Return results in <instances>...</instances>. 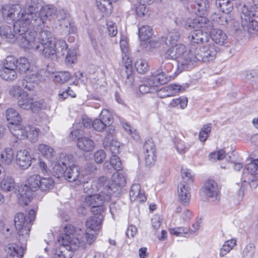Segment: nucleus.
I'll list each match as a JSON object with an SVG mask.
<instances>
[{
    "label": "nucleus",
    "instance_id": "1",
    "mask_svg": "<svg viewBox=\"0 0 258 258\" xmlns=\"http://www.w3.org/2000/svg\"><path fill=\"white\" fill-rule=\"evenodd\" d=\"M4 20L8 23L14 22L12 31L10 26L3 25L0 27V35L7 41L14 42L18 40L21 46L20 36L25 37L26 33H30L29 18L30 15L26 14V12L19 5H4L2 7Z\"/></svg>",
    "mask_w": 258,
    "mask_h": 258
},
{
    "label": "nucleus",
    "instance_id": "2",
    "mask_svg": "<svg viewBox=\"0 0 258 258\" xmlns=\"http://www.w3.org/2000/svg\"><path fill=\"white\" fill-rule=\"evenodd\" d=\"M37 32L30 31L26 33L25 37L20 36L21 47L24 49L33 50L39 52L44 57L53 59L56 58L55 50V37L48 30H42L37 38Z\"/></svg>",
    "mask_w": 258,
    "mask_h": 258
},
{
    "label": "nucleus",
    "instance_id": "3",
    "mask_svg": "<svg viewBox=\"0 0 258 258\" xmlns=\"http://www.w3.org/2000/svg\"><path fill=\"white\" fill-rule=\"evenodd\" d=\"M64 231V233L58 239L60 245L54 250V258H71L74 250L79 247L82 249L86 247L85 241H80L79 237H76L75 228L73 225H67Z\"/></svg>",
    "mask_w": 258,
    "mask_h": 258
},
{
    "label": "nucleus",
    "instance_id": "4",
    "mask_svg": "<svg viewBox=\"0 0 258 258\" xmlns=\"http://www.w3.org/2000/svg\"><path fill=\"white\" fill-rule=\"evenodd\" d=\"M35 211L30 210L27 217L23 213H17L14 219L15 227L17 231V239L22 243L26 242L29 237L32 222L35 220Z\"/></svg>",
    "mask_w": 258,
    "mask_h": 258
},
{
    "label": "nucleus",
    "instance_id": "5",
    "mask_svg": "<svg viewBox=\"0 0 258 258\" xmlns=\"http://www.w3.org/2000/svg\"><path fill=\"white\" fill-rule=\"evenodd\" d=\"M41 177L38 174H34L29 177L25 185L19 187L18 189V201L20 205H28L32 198V191L39 189Z\"/></svg>",
    "mask_w": 258,
    "mask_h": 258
},
{
    "label": "nucleus",
    "instance_id": "6",
    "mask_svg": "<svg viewBox=\"0 0 258 258\" xmlns=\"http://www.w3.org/2000/svg\"><path fill=\"white\" fill-rule=\"evenodd\" d=\"M177 51V66L176 74L191 69L195 66L194 49H188L183 44H176Z\"/></svg>",
    "mask_w": 258,
    "mask_h": 258
},
{
    "label": "nucleus",
    "instance_id": "7",
    "mask_svg": "<svg viewBox=\"0 0 258 258\" xmlns=\"http://www.w3.org/2000/svg\"><path fill=\"white\" fill-rule=\"evenodd\" d=\"M99 191L98 194H91L85 196L84 199V203L92 207L91 212L93 214L104 213L105 211L104 204L109 202L111 200L110 194L106 190L102 189Z\"/></svg>",
    "mask_w": 258,
    "mask_h": 258
},
{
    "label": "nucleus",
    "instance_id": "8",
    "mask_svg": "<svg viewBox=\"0 0 258 258\" xmlns=\"http://www.w3.org/2000/svg\"><path fill=\"white\" fill-rule=\"evenodd\" d=\"M56 10L52 6H46L41 8L38 15H35L34 16L31 14V17L29 18L30 29L33 30V29L37 28L38 30H42L44 27L45 21L48 19H50L56 13Z\"/></svg>",
    "mask_w": 258,
    "mask_h": 258
},
{
    "label": "nucleus",
    "instance_id": "9",
    "mask_svg": "<svg viewBox=\"0 0 258 258\" xmlns=\"http://www.w3.org/2000/svg\"><path fill=\"white\" fill-rule=\"evenodd\" d=\"M241 24L244 30L250 35H258V21L257 18L252 16L248 7L243 5L240 10Z\"/></svg>",
    "mask_w": 258,
    "mask_h": 258
},
{
    "label": "nucleus",
    "instance_id": "10",
    "mask_svg": "<svg viewBox=\"0 0 258 258\" xmlns=\"http://www.w3.org/2000/svg\"><path fill=\"white\" fill-rule=\"evenodd\" d=\"M218 51L217 48L212 42L204 44L201 47L194 48L195 64L200 61L208 62L214 60Z\"/></svg>",
    "mask_w": 258,
    "mask_h": 258
},
{
    "label": "nucleus",
    "instance_id": "11",
    "mask_svg": "<svg viewBox=\"0 0 258 258\" xmlns=\"http://www.w3.org/2000/svg\"><path fill=\"white\" fill-rule=\"evenodd\" d=\"M103 220V213H100L98 214H93V216L90 217L86 221V227L90 229L91 231L94 232L98 231L101 228V224ZM96 235L92 232L90 231L86 232L85 235L80 241L84 240L85 241L86 244L88 243L89 244H92L96 239Z\"/></svg>",
    "mask_w": 258,
    "mask_h": 258
},
{
    "label": "nucleus",
    "instance_id": "12",
    "mask_svg": "<svg viewBox=\"0 0 258 258\" xmlns=\"http://www.w3.org/2000/svg\"><path fill=\"white\" fill-rule=\"evenodd\" d=\"M79 183L83 184L84 191L89 194L105 189L107 186L106 177L104 176L94 180H92L90 177L85 179L84 177V181L79 182Z\"/></svg>",
    "mask_w": 258,
    "mask_h": 258
},
{
    "label": "nucleus",
    "instance_id": "13",
    "mask_svg": "<svg viewBox=\"0 0 258 258\" xmlns=\"http://www.w3.org/2000/svg\"><path fill=\"white\" fill-rule=\"evenodd\" d=\"M111 182L106 177L107 185L105 190H107L108 194L112 195H117L119 193L121 188L124 186L126 183V180L124 175L121 173H114L111 177Z\"/></svg>",
    "mask_w": 258,
    "mask_h": 258
},
{
    "label": "nucleus",
    "instance_id": "14",
    "mask_svg": "<svg viewBox=\"0 0 258 258\" xmlns=\"http://www.w3.org/2000/svg\"><path fill=\"white\" fill-rule=\"evenodd\" d=\"M210 23L206 17L197 16L193 19H187L185 22L184 28L187 30L191 28L208 29L211 27Z\"/></svg>",
    "mask_w": 258,
    "mask_h": 258
},
{
    "label": "nucleus",
    "instance_id": "15",
    "mask_svg": "<svg viewBox=\"0 0 258 258\" xmlns=\"http://www.w3.org/2000/svg\"><path fill=\"white\" fill-rule=\"evenodd\" d=\"M64 177L70 182L84 181L83 172H81L79 167L75 164H73L65 169Z\"/></svg>",
    "mask_w": 258,
    "mask_h": 258
},
{
    "label": "nucleus",
    "instance_id": "16",
    "mask_svg": "<svg viewBox=\"0 0 258 258\" xmlns=\"http://www.w3.org/2000/svg\"><path fill=\"white\" fill-rule=\"evenodd\" d=\"M158 84L153 74L151 76L144 79L143 84L139 86V89L141 93H152L158 90Z\"/></svg>",
    "mask_w": 258,
    "mask_h": 258
},
{
    "label": "nucleus",
    "instance_id": "17",
    "mask_svg": "<svg viewBox=\"0 0 258 258\" xmlns=\"http://www.w3.org/2000/svg\"><path fill=\"white\" fill-rule=\"evenodd\" d=\"M9 128L13 136L16 138L15 142L12 143L13 146H15V144L18 143L19 140L26 139L28 136V126H24L18 123L10 126Z\"/></svg>",
    "mask_w": 258,
    "mask_h": 258
},
{
    "label": "nucleus",
    "instance_id": "18",
    "mask_svg": "<svg viewBox=\"0 0 258 258\" xmlns=\"http://www.w3.org/2000/svg\"><path fill=\"white\" fill-rule=\"evenodd\" d=\"M42 79V76L38 72H33L26 76L22 80L23 87L28 90H33L38 86Z\"/></svg>",
    "mask_w": 258,
    "mask_h": 258
},
{
    "label": "nucleus",
    "instance_id": "19",
    "mask_svg": "<svg viewBox=\"0 0 258 258\" xmlns=\"http://www.w3.org/2000/svg\"><path fill=\"white\" fill-rule=\"evenodd\" d=\"M204 192L208 198L217 201L220 199V188L217 183L213 180H208L205 182Z\"/></svg>",
    "mask_w": 258,
    "mask_h": 258
},
{
    "label": "nucleus",
    "instance_id": "20",
    "mask_svg": "<svg viewBox=\"0 0 258 258\" xmlns=\"http://www.w3.org/2000/svg\"><path fill=\"white\" fill-rule=\"evenodd\" d=\"M122 63L124 68L122 76L125 79L124 83L127 87H131L133 85L134 77L132 75V62L131 58L126 56L122 57Z\"/></svg>",
    "mask_w": 258,
    "mask_h": 258
},
{
    "label": "nucleus",
    "instance_id": "21",
    "mask_svg": "<svg viewBox=\"0 0 258 258\" xmlns=\"http://www.w3.org/2000/svg\"><path fill=\"white\" fill-rule=\"evenodd\" d=\"M32 158L29 152L26 150H20L16 155V162L22 169H27L31 165Z\"/></svg>",
    "mask_w": 258,
    "mask_h": 258
},
{
    "label": "nucleus",
    "instance_id": "22",
    "mask_svg": "<svg viewBox=\"0 0 258 258\" xmlns=\"http://www.w3.org/2000/svg\"><path fill=\"white\" fill-rule=\"evenodd\" d=\"M21 245L18 244H9L6 248L7 258H23L24 251L25 249V243H22L19 241Z\"/></svg>",
    "mask_w": 258,
    "mask_h": 258
},
{
    "label": "nucleus",
    "instance_id": "23",
    "mask_svg": "<svg viewBox=\"0 0 258 258\" xmlns=\"http://www.w3.org/2000/svg\"><path fill=\"white\" fill-rule=\"evenodd\" d=\"M130 198L131 201L138 203L145 202L147 200L144 191L141 190L140 185L136 183L133 184L131 186Z\"/></svg>",
    "mask_w": 258,
    "mask_h": 258
},
{
    "label": "nucleus",
    "instance_id": "24",
    "mask_svg": "<svg viewBox=\"0 0 258 258\" xmlns=\"http://www.w3.org/2000/svg\"><path fill=\"white\" fill-rule=\"evenodd\" d=\"M93 122L91 119L88 117L83 116L82 118V122H77L74 124V127L75 130L72 131L69 135V138L72 140H75L78 137L79 132V130H81L83 127L86 128L90 127L92 126Z\"/></svg>",
    "mask_w": 258,
    "mask_h": 258
},
{
    "label": "nucleus",
    "instance_id": "25",
    "mask_svg": "<svg viewBox=\"0 0 258 258\" xmlns=\"http://www.w3.org/2000/svg\"><path fill=\"white\" fill-rule=\"evenodd\" d=\"M190 188L189 185L180 182L178 186V197L183 204H187L190 199Z\"/></svg>",
    "mask_w": 258,
    "mask_h": 258
},
{
    "label": "nucleus",
    "instance_id": "26",
    "mask_svg": "<svg viewBox=\"0 0 258 258\" xmlns=\"http://www.w3.org/2000/svg\"><path fill=\"white\" fill-rule=\"evenodd\" d=\"M104 147L109 148L112 155H117L120 151V143L114 140L112 134H108L104 140Z\"/></svg>",
    "mask_w": 258,
    "mask_h": 258
},
{
    "label": "nucleus",
    "instance_id": "27",
    "mask_svg": "<svg viewBox=\"0 0 258 258\" xmlns=\"http://www.w3.org/2000/svg\"><path fill=\"white\" fill-rule=\"evenodd\" d=\"M210 37L215 43L219 45H224L227 43V36L221 29H213L210 32Z\"/></svg>",
    "mask_w": 258,
    "mask_h": 258
},
{
    "label": "nucleus",
    "instance_id": "28",
    "mask_svg": "<svg viewBox=\"0 0 258 258\" xmlns=\"http://www.w3.org/2000/svg\"><path fill=\"white\" fill-rule=\"evenodd\" d=\"M78 139L77 146L79 149L84 152H90L95 148V143L94 141L87 137H77Z\"/></svg>",
    "mask_w": 258,
    "mask_h": 258
},
{
    "label": "nucleus",
    "instance_id": "29",
    "mask_svg": "<svg viewBox=\"0 0 258 258\" xmlns=\"http://www.w3.org/2000/svg\"><path fill=\"white\" fill-rule=\"evenodd\" d=\"M190 37L191 41L198 44L207 42L209 39L208 33L199 29L191 32Z\"/></svg>",
    "mask_w": 258,
    "mask_h": 258
},
{
    "label": "nucleus",
    "instance_id": "30",
    "mask_svg": "<svg viewBox=\"0 0 258 258\" xmlns=\"http://www.w3.org/2000/svg\"><path fill=\"white\" fill-rule=\"evenodd\" d=\"M59 21V25L62 29H63L65 33L74 34L77 32V28L74 23L70 21L67 15H66L64 18L60 19Z\"/></svg>",
    "mask_w": 258,
    "mask_h": 258
},
{
    "label": "nucleus",
    "instance_id": "31",
    "mask_svg": "<svg viewBox=\"0 0 258 258\" xmlns=\"http://www.w3.org/2000/svg\"><path fill=\"white\" fill-rule=\"evenodd\" d=\"M2 190L5 192L12 191L16 189L14 179L10 176H5L0 183Z\"/></svg>",
    "mask_w": 258,
    "mask_h": 258
},
{
    "label": "nucleus",
    "instance_id": "32",
    "mask_svg": "<svg viewBox=\"0 0 258 258\" xmlns=\"http://www.w3.org/2000/svg\"><path fill=\"white\" fill-rule=\"evenodd\" d=\"M209 7L208 0H196L195 9L197 15L199 16H204L207 12Z\"/></svg>",
    "mask_w": 258,
    "mask_h": 258
},
{
    "label": "nucleus",
    "instance_id": "33",
    "mask_svg": "<svg viewBox=\"0 0 258 258\" xmlns=\"http://www.w3.org/2000/svg\"><path fill=\"white\" fill-rule=\"evenodd\" d=\"M90 40L91 45L96 52L100 54L106 52L107 47L106 43L104 41L96 39L93 36L90 37Z\"/></svg>",
    "mask_w": 258,
    "mask_h": 258
},
{
    "label": "nucleus",
    "instance_id": "34",
    "mask_svg": "<svg viewBox=\"0 0 258 258\" xmlns=\"http://www.w3.org/2000/svg\"><path fill=\"white\" fill-rule=\"evenodd\" d=\"M71 77V75L69 72H57L53 73V81L55 83L62 84L67 82Z\"/></svg>",
    "mask_w": 258,
    "mask_h": 258
},
{
    "label": "nucleus",
    "instance_id": "35",
    "mask_svg": "<svg viewBox=\"0 0 258 258\" xmlns=\"http://www.w3.org/2000/svg\"><path fill=\"white\" fill-rule=\"evenodd\" d=\"M215 4L220 11L226 14L233 10V4L229 0H216Z\"/></svg>",
    "mask_w": 258,
    "mask_h": 258
},
{
    "label": "nucleus",
    "instance_id": "36",
    "mask_svg": "<svg viewBox=\"0 0 258 258\" xmlns=\"http://www.w3.org/2000/svg\"><path fill=\"white\" fill-rule=\"evenodd\" d=\"M6 117L11 125L19 123L21 117L19 113L12 108H8L6 111Z\"/></svg>",
    "mask_w": 258,
    "mask_h": 258
},
{
    "label": "nucleus",
    "instance_id": "37",
    "mask_svg": "<svg viewBox=\"0 0 258 258\" xmlns=\"http://www.w3.org/2000/svg\"><path fill=\"white\" fill-rule=\"evenodd\" d=\"M0 77L4 80L12 82L17 79L18 73L16 70L2 69L0 70Z\"/></svg>",
    "mask_w": 258,
    "mask_h": 258
},
{
    "label": "nucleus",
    "instance_id": "38",
    "mask_svg": "<svg viewBox=\"0 0 258 258\" xmlns=\"http://www.w3.org/2000/svg\"><path fill=\"white\" fill-rule=\"evenodd\" d=\"M17 59L12 56H7L4 62L0 61V70L5 69H13L17 70Z\"/></svg>",
    "mask_w": 258,
    "mask_h": 258
},
{
    "label": "nucleus",
    "instance_id": "39",
    "mask_svg": "<svg viewBox=\"0 0 258 258\" xmlns=\"http://www.w3.org/2000/svg\"><path fill=\"white\" fill-rule=\"evenodd\" d=\"M188 87L187 84L183 85H179L175 84H170L167 86L166 91H168L170 97L176 95L179 93L182 92Z\"/></svg>",
    "mask_w": 258,
    "mask_h": 258
},
{
    "label": "nucleus",
    "instance_id": "40",
    "mask_svg": "<svg viewBox=\"0 0 258 258\" xmlns=\"http://www.w3.org/2000/svg\"><path fill=\"white\" fill-rule=\"evenodd\" d=\"M236 245V240L235 239H231L226 241L220 249L219 255L223 257L229 253Z\"/></svg>",
    "mask_w": 258,
    "mask_h": 258
},
{
    "label": "nucleus",
    "instance_id": "41",
    "mask_svg": "<svg viewBox=\"0 0 258 258\" xmlns=\"http://www.w3.org/2000/svg\"><path fill=\"white\" fill-rule=\"evenodd\" d=\"M152 34V29L148 25H143L139 28V37L142 41L148 40Z\"/></svg>",
    "mask_w": 258,
    "mask_h": 258
},
{
    "label": "nucleus",
    "instance_id": "42",
    "mask_svg": "<svg viewBox=\"0 0 258 258\" xmlns=\"http://www.w3.org/2000/svg\"><path fill=\"white\" fill-rule=\"evenodd\" d=\"M38 149L45 158L50 159L55 155V151L52 147L44 144L39 145Z\"/></svg>",
    "mask_w": 258,
    "mask_h": 258
},
{
    "label": "nucleus",
    "instance_id": "43",
    "mask_svg": "<svg viewBox=\"0 0 258 258\" xmlns=\"http://www.w3.org/2000/svg\"><path fill=\"white\" fill-rule=\"evenodd\" d=\"M54 185L53 180L50 177H43L41 178L39 184V189L44 192H47L52 189Z\"/></svg>",
    "mask_w": 258,
    "mask_h": 258
},
{
    "label": "nucleus",
    "instance_id": "44",
    "mask_svg": "<svg viewBox=\"0 0 258 258\" xmlns=\"http://www.w3.org/2000/svg\"><path fill=\"white\" fill-rule=\"evenodd\" d=\"M54 49L56 51V57L58 55H64L66 52H68V45L63 40L59 39L57 41L55 40Z\"/></svg>",
    "mask_w": 258,
    "mask_h": 258
},
{
    "label": "nucleus",
    "instance_id": "45",
    "mask_svg": "<svg viewBox=\"0 0 258 258\" xmlns=\"http://www.w3.org/2000/svg\"><path fill=\"white\" fill-rule=\"evenodd\" d=\"M2 161L7 164H11L14 159V153L12 149L6 148L1 154Z\"/></svg>",
    "mask_w": 258,
    "mask_h": 258
},
{
    "label": "nucleus",
    "instance_id": "46",
    "mask_svg": "<svg viewBox=\"0 0 258 258\" xmlns=\"http://www.w3.org/2000/svg\"><path fill=\"white\" fill-rule=\"evenodd\" d=\"M180 35L179 32L177 30H172L169 32L167 36L166 44L167 45H173L180 39Z\"/></svg>",
    "mask_w": 258,
    "mask_h": 258
},
{
    "label": "nucleus",
    "instance_id": "47",
    "mask_svg": "<svg viewBox=\"0 0 258 258\" xmlns=\"http://www.w3.org/2000/svg\"><path fill=\"white\" fill-rule=\"evenodd\" d=\"M27 6L28 7V10L30 11L29 14H32L34 16L35 15H37L34 12L42 7V1L28 0L27 2ZM26 13L27 14V13Z\"/></svg>",
    "mask_w": 258,
    "mask_h": 258
},
{
    "label": "nucleus",
    "instance_id": "48",
    "mask_svg": "<svg viewBox=\"0 0 258 258\" xmlns=\"http://www.w3.org/2000/svg\"><path fill=\"white\" fill-rule=\"evenodd\" d=\"M32 100L33 99L29 97L26 93L25 96H22L19 99L18 105L21 109L28 110L31 108Z\"/></svg>",
    "mask_w": 258,
    "mask_h": 258
},
{
    "label": "nucleus",
    "instance_id": "49",
    "mask_svg": "<svg viewBox=\"0 0 258 258\" xmlns=\"http://www.w3.org/2000/svg\"><path fill=\"white\" fill-rule=\"evenodd\" d=\"M181 174L182 178V181L181 182L190 185L194 182V176L190 170L182 169Z\"/></svg>",
    "mask_w": 258,
    "mask_h": 258
},
{
    "label": "nucleus",
    "instance_id": "50",
    "mask_svg": "<svg viewBox=\"0 0 258 258\" xmlns=\"http://www.w3.org/2000/svg\"><path fill=\"white\" fill-rule=\"evenodd\" d=\"M212 124L208 123L205 124L201 128L199 133V138L201 142H205L209 137V134L211 131Z\"/></svg>",
    "mask_w": 258,
    "mask_h": 258
},
{
    "label": "nucleus",
    "instance_id": "51",
    "mask_svg": "<svg viewBox=\"0 0 258 258\" xmlns=\"http://www.w3.org/2000/svg\"><path fill=\"white\" fill-rule=\"evenodd\" d=\"M188 100L186 97H180L179 98L173 99L169 103V106L171 107H175L179 105L181 109H184L187 104Z\"/></svg>",
    "mask_w": 258,
    "mask_h": 258
},
{
    "label": "nucleus",
    "instance_id": "52",
    "mask_svg": "<svg viewBox=\"0 0 258 258\" xmlns=\"http://www.w3.org/2000/svg\"><path fill=\"white\" fill-rule=\"evenodd\" d=\"M17 69L20 73H26L30 68V63L26 57H20L17 59Z\"/></svg>",
    "mask_w": 258,
    "mask_h": 258
},
{
    "label": "nucleus",
    "instance_id": "53",
    "mask_svg": "<svg viewBox=\"0 0 258 258\" xmlns=\"http://www.w3.org/2000/svg\"><path fill=\"white\" fill-rule=\"evenodd\" d=\"M135 67L137 72L140 74L146 73L149 69L147 62L143 58L137 60L135 63Z\"/></svg>",
    "mask_w": 258,
    "mask_h": 258
},
{
    "label": "nucleus",
    "instance_id": "54",
    "mask_svg": "<svg viewBox=\"0 0 258 258\" xmlns=\"http://www.w3.org/2000/svg\"><path fill=\"white\" fill-rule=\"evenodd\" d=\"M153 75L158 85L159 84H165L170 81V78L166 75L163 70L158 71V72H154L153 73Z\"/></svg>",
    "mask_w": 258,
    "mask_h": 258
},
{
    "label": "nucleus",
    "instance_id": "55",
    "mask_svg": "<svg viewBox=\"0 0 258 258\" xmlns=\"http://www.w3.org/2000/svg\"><path fill=\"white\" fill-rule=\"evenodd\" d=\"M145 164L148 167H151L155 164L156 161V152H144Z\"/></svg>",
    "mask_w": 258,
    "mask_h": 258
},
{
    "label": "nucleus",
    "instance_id": "56",
    "mask_svg": "<svg viewBox=\"0 0 258 258\" xmlns=\"http://www.w3.org/2000/svg\"><path fill=\"white\" fill-rule=\"evenodd\" d=\"M9 93L13 97L19 100V99L21 98L22 96H25L26 92L20 86H14L10 89Z\"/></svg>",
    "mask_w": 258,
    "mask_h": 258
},
{
    "label": "nucleus",
    "instance_id": "57",
    "mask_svg": "<svg viewBox=\"0 0 258 258\" xmlns=\"http://www.w3.org/2000/svg\"><path fill=\"white\" fill-rule=\"evenodd\" d=\"M64 169L65 168L60 163L56 161L53 166L52 173L55 177L59 178L63 176H64Z\"/></svg>",
    "mask_w": 258,
    "mask_h": 258
},
{
    "label": "nucleus",
    "instance_id": "58",
    "mask_svg": "<svg viewBox=\"0 0 258 258\" xmlns=\"http://www.w3.org/2000/svg\"><path fill=\"white\" fill-rule=\"evenodd\" d=\"M175 144L177 152L180 154H183L188 150L189 148L194 144V143H191L186 145L182 141L179 139H176Z\"/></svg>",
    "mask_w": 258,
    "mask_h": 258
},
{
    "label": "nucleus",
    "instance_id": "59",
    "mask_svg": "<svg viewBox=\"0 0 258 258\" xmlns=\"http://www.w3.org/2000/svg\"><path fill=\"white\" fill-rule=\"evenodd\" d=\"M100 118L103 121L104 123L107 124V126L111 125L113 120L111 113L106 109L102 110L100 114Z\"/></svg>",
    "mask_w": 258,
    "mask_h": 258
},
{
    "label": "nucleus",
    "instance_id": "60",
    "mask_svg": "<svg viewBox=\"0 0 258 258\" xmlns=\"http://www.w3.org/2000/svg\"><path fill=\"white\" fill-rule=\"evenodd\" d=\"M255 252V246L253 243L247 244L242 251V258H252Z\"/></svg>",
    "mask_w": 258,
    "mask_h": 258
},
{
    "label": "nucleus",
    "instance_id": "61",
    "mask_svg": "<svg viewBox=\"0 0 258 258\" xmlns=\"http://www.w3.org/2000/svg\"><path fill=\"white\" fill-rule=\"evenodd\" d=\"M96 6L102 13L106 12L111 8L110 0H96Z\"/></svg>",
    "mask_w": 258,
    "mask_h": 258
},
{
    "label": "nucleus",
    "instance_id": "62",
    "mask_svg": "<svg viewBox=\"0 0 258 258\" xmlns=\"http://www.w3.org/2000/svg\"><path fill=\"white\" fill-rule=\"evenodd\" d=\"M47 108V105L43 100L38 101H33L31 105V109L33 112H36L41 110H44Z\"/></svg>",
    "mask_w": 258,
    "mask_h": 258
},
{
    "label": "nucleus",
    "instance_id": "63",
    "mask_svg": "<svg viewBox=\"0 0 258 258\" xmlns=\"http://www.w3.org/2000/svg\"><path fill=\"white\" fill-rule=\"evenodd\" d=\"M176 44L169 48L165 53V57L167 59H177Z\"/></svg>",
    "mask_w": 258,
    "mask_h": 258
},
{
    "label": "nucleus",
    "instance_id": "64",
    "mask_svg": "<svg viewBox=\"0 0 258 258\" xmlns=\"http://www.w3.org/2000/svg\"><path fill=\"white\" fill-rule=\"evenodd\" d=\"M28 136L27 138H28L31 142H36L38 140V129L36 127L28 126Z\"/></svg>",
    "mask_w": 258,
    "mask_h": 258
}]
</instances>
